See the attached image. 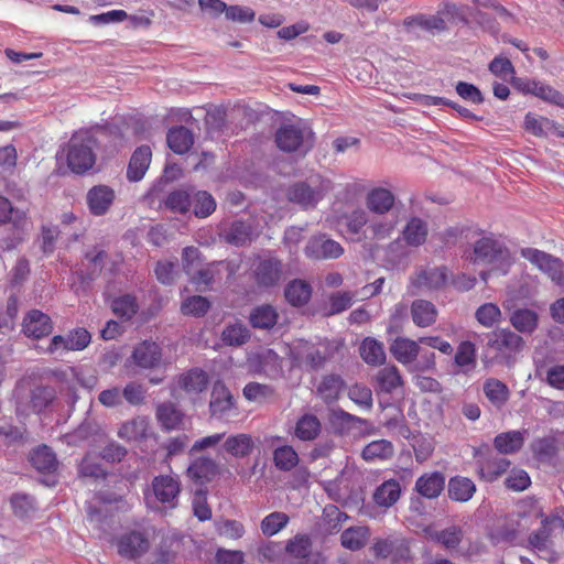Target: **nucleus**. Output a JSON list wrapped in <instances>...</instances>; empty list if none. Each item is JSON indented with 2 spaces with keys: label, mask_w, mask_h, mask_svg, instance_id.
Segmentation results:
<instances>
[{
  "label": "nucleus",
  "mask_w": 564,
  "mask_h": 564,
  "mask_svg": "<svg viewBox=\"0 0 564 564\" xmlns=\"http://www.w3.org/2000/svg\"><path fill=\"white\" fill-rule=\"evenodd\" d=\"M542 517V511L534 506H519L517 511L497 518L489 529L488 536L495 545L512 543L527 533Z\"/></svg>",
  "instance_id": "obj_1"
},
{
  "label": "nucleus",
  "mask_w": 564,
  "mask_h": 564,
  "mask_svg": "<svg viewBox=\"0 0 564 564\" xmlns=\"http://www.w3.org/2000/svg\"><path fill=\"white\" fill-rule=\"evenodd\" d=\"M96 139L88 131H79L72 135L65 148L66 162L75 174H84L96 163L94 148Z\"/></svg>",
  "instance_id": "obj_2"
},
{
  "label": "nucleus",
  "mask_w": 564,
  "mask_h": 564,
  "mask_svg": "<svg viewBox=\"0 0 564 564\" xmlns=\"http://www.w3.org/2000/svg\"><path fill=\"white\" fill-rule=\"evenodd\" d=\"M276 147L285 153L306 154L314 144V133L302 120L282 124L275 132Z\"/></svg>",
  "instance_id": "obj_3"
},
{
  "label": "nucleus",
  "mask_w": 564,
  "mask_h": 564,
  "mask_svg": "<svg viewBox=\"0 0 564 564\" xmlns=\"http://www.w3.org/2000/svg\"><path fill=\"white\" fill-rule=\"evenodd\" d=\"M333 189V182L319 174L311 176L307 181L294 183L288 189L290 202L304 209L314 208L327 193Z\"/></svg>",
  "instance_id": "obj_4"
},
{
  "label": "nucleus",
  "mask_w": 564,
  "mask_h": 564,
  "mask_svg": "<svg viewBox=\"0 0 564 564\" xmlns=\"http://www.w3.org/2000/svg\"><path fill=\"white\" fill-rule=\"evenodd\" d=\"M468 259L473 263L496 264L500 268H508L511 264L509 249L502 242L491 237H482L477 240Z\"/></svg>",
  "instance_id": "obj_5"
},
{
  "label": "nucleus",
  "mask_w": 564,
  "mask_h": 564,
  "mask_svg": "<svg viewBox=\"0 0 564 564\" xmlns=\"http://www.w3.org/2000/svg\"><path fill=\"white\" fill-rule=\"evenodd\" d=\"M521 256L536 267L556 285H564V261L551 253L535 249L523 248Z\"/></svg>",
  "instance_id": "obj_6"
},
{
  "label": "nucleus",
  "mask_w": 564,
  "mask_h": 564,
  "mask_svg": "<svg viewBox=\"0 0 564 564\" xmlns=\"http://www.w3.org/2000/svg\"><path fill=\"white\" fill-rule=\"evenodd\" d=\"M252 279L258 288L276 286L283 276V263L275 257H258L251 267Z\"/></svg>",
  "instance_id": "obj_7"
},
{
  "label": "nucleus",
  "mask_w": 564,
  "mask_h": 564,
  "mask_svg": "<svg viewBox=\"0 0 564 564\" xmlns=\"http://www.w3.org/2000/svg\"><path fill=\"white\" fill-rule=\"evenodd\" d=\"M151 491L158 502L167 509H175L182 491L181 478L176 474L155 476L151 481Z\"/></svg>",
  "instance_id": "obj_8"
},
{
  "label": "nucleus",
  "mask_w": 564,
  "mask_h": 564,
  "mask_svg": "<svg viewBox=\"0 0 564 564\" xmlns=\"http://www.w3.org/2000/svg\"><path fill=\"white\" fill-rule=\"evenodd\" d=\"M213 417L229 421L239 415L237 401L226 384L218 380L214 383L209 401Z\"/></svg>",
  "instance_id": "obj_9"
},
{
  "label": "nucleus",
  "mask_w": 564,
  "mask_h": 564,
  "mask_svg": "<svg viewBox=\"0 0 564 564\" xmlns=\"http://www.w3.org/2000/svg\"><path fill=\"white\" fill-rule=\"evenodd\" d=\"M91 341V334L84 327H76L66 335L52 337L46 352L50 355L84 350Z\"/></svg>",
  "instance_id": "obj_10"
},
{
  "label": "nucleus",
  "mask_w": 564,
  "mask_h": 564,
  "mask_svg": "<svg viewBox=\"0 0 564 564\" xmlns=\"http://www.w3.org/2000/svg\"><path fill=\"white\" fill-rule=\"evenodd\" d=\"M557 522H561L558 518L545 517L541 519V527L528 538V547L538 556L547 561H553L555 557L551 540V525Z\"/></svg>",
  "instance_id": "obj_11"
},
{
  "label": "nucleus",
  "mask_w": 564,
  "mask_h": 564,
  "mask_svg": "<svg viewBox=\"0 0 564 564\" xmlns=\"http://www.w3.org/2000/svg\"><path fill=\"white\" fill-rule=\"evenodd\" d=\"M371 550L376 557L390 560L394 563L410 558L408 542L399 536L391 535L384 539H376Z\"/></svg>",
  "instance_id": "obj_12"
},
{
  "label": "nucleus",
  "mask_w": 564,
  "mask_h": 564,
  "mask_svg": "<svg viewBox=\"0 0 564 564\" xmlns=\"http://www.w3.org/2000/svg\"><path fill=\"white\" fill-rule=\"evenodd\" d=\"M449 281L448 269L445 265L422 268L411 276V285L416 290L438 291Z\"/></svg>",
  "instance_id": "obj_13"
},
{
  "label": "nucleus",
  "mask_w": 564,
  "mask_h": 564,
  "mask_svg": "<svg viewBox=\"0 0 564 564\" xmlns=\"http://www.w3.org/2000/svg\"><path fill=\"white\" fill-rule=\"evenodd\" d=\"M117 546L120 555L137 558L149 551L150 541L145 531L132 530L118 539Z\"/></svg>",
  "instance_id": "obj_14"
},
{
  "label": "nucleus",
  "mask_w": 564,
  "mask_h": 564,
  "mask_svg": "<svg viewBox=\"0 0 564 564\" xmlns=\"http://www.w3.org/2000/svg\"><path fill=\"white\" fill-rule=\"evenodd\" d=\"M457 7L452 3H447L444 6V9L440 11L435 15H426V14H416L412 17H408L403 21V25L410 31L413 29H422L427 32H441L446 29L445 20L440 15V13L444 14H453L456 12Z\"/></svg>",
  "instance_id": "obj_15"
},
{
  "label": "nucleus",
  "mask_w": 564,
  "mask_h": 564,
  "mask_svg": "<svg viewBox=\"0 0 564 564\" xmlns=\"http://www.w3.org/2000/svg\"><path fill=\"white\" fill-rule=\"evenodd\" d=\"M116 199L113 188L108 185L99 184L93 186L86 195L87 207L91 215H106Z\"/></svg>",
  "instance_id": "obj_16"
},
{
  "label": "nucleus",
  "mask_w": 564,
  "mask_h": 564,
  "mask_svg": "<svg viewBox=\"0 0 564 564\" xmlns=\"http://www.w3.org/2000/svg\"><path fill=\"white\" fill-rule=\"evenodd\" d=\"M22 330L30 338L40 339L53 332L51 317L40 310H31L23 318Z\"/></svg>",
  "instance_id": "obj_17"
},
{
  "label": "nucleus",
  "mask_w": 564,
  "mask_h": 564,
  "mask_svg": "<svg viewBox=\"0 0 564 564\" xmlns=\"http://www.w3.org/2000/svg\"><path fill=\"white\" fill-rule=\"evenodd\" d=\"M305 253L313 259H337L344 253V248L339 242L319 235L308 241Z\"/></svg>",
  "instance_id": "obj_18"
},
{
  "label": "nucleus",
  "mask_w": 564,
  "mask_h": 564,
  "mask_svg": "<svg viewBox=\"0 0 564 564\" xmlns=\"http://www.w3.org/2000/svg\"><path fill=\"white\" fill-rule=\"evenodd\" d=\"M523 344L522 337L509 329L495 330L488 340V347L501 356H510L520 351Z\"/></svg>",
  "instance_id": "obj_19"
},
{
  "label": "nucleus",
  "mask_w": 564,
  "mask_h": 564,
  "mask_svg": "<svg viewBox=\"0 0 564 564\" xmlns=\"http://www.w3.org/2000/svg\"><path fill=\"white\" fill-rule=\"evenodd\" d=\"M285 552L294 558L304 560V564H326L321 554H312V541L307 534H296L289 540Z\"/></svg>",
  "instance_id": "obj_20"
},
{
  "label": "nucleus",
  "mask_w": 564,
  "mask_h": 564,
  "mask_svg": "<svg viewBox=\"0 0 564 564\" xmlns=\"http://www.w3.org/2000/svg\"><path fill=\"white\" fill-rule=\"evenodd\" d=\"M209 382L206 371L192 368L177 377L176 387L191 398H195L207 389Z\"/></svg>",
  "instance_id": "obj_21"
},
{
  "label": "nucleus",
  "mask_w": 564,
  "mask_h": 564,
  "mask_svg": "<svg viewBox=\"0 0 564 564\" xmlns=\"http://www.w3.org/2000/svg\"><path fill=\"white\" fill-rule=\"evenodd\" d=\"M367 209L376 215L388 214L395 204L394 194L384 187H373L366 195Z\"/></svg>",
  "instance_id": "obj_22"
},
{
  "label": "nucleus",
  "mask_w": 564,
  "mask_h": 564,
  "mask_svg": "<svg viewBox=\"0 0 564 564\" xmlns=\"http://www.w3.org/2000/svg\"><path fill=\"white\" fill-rule=\"evenodd\" d=\"M218 474V465L212 457L200 456L187 467V477L196 484H207Z\"/></svg>",
  "instance_id": "obj_23"
},
{
  "label": "nucleus",
  "mask_w": 564,
  "mask_h": 564,
  "mask_svg": "<svg viewBox=\"0 0 564 564\" xmlns=\"http://www.w3.org/2000/svg\"><path fill=\"white\" fill-rule=\"evenodd\" d=\"M445 488V476L441 471L424 473L416 481L415 491L426 499H436Z\"/></svg>",
  "instance_id": "obj_24"
},
{
  "label": "nucleus",
  "mask_w": 564,
  "mask_h": 564,
  "mask_svg": "<svg viewBox=\"0 0 564 564\" xmlns=\"http://www.w3.org/2000/svg\"><path fill=\"white\" fill-rule=\"evenodd\" d=\"M152 152L149 145H141L134 150L127 169V178L130 182L141 181L151 163Z\"/></svg>",
  "instance_id": "obj_25"
},
{
  "label": "nucleus",
  "mask_w": 564,
  "mask_h": 564,
  "mask_svg": "<svg viewBox=\"0 0 564 564\" xmlns=\"http://www.w3.org/2000/svg\"><path fill=\"white\" fill-rule=\"evenodd\" d=\"M477 465L479 478L492 482L509 469L511 463L507 458L489 456L479 459Z\"/></svg>",
  "instance_id": "obj_26"
},
{
  "label": "nucleus",
  "mask_w": 564,
  "mask_h": 564,
  "mask_svg": "<svg viewBox=\"0 0 564 564\" xmlns=\"http://www.w3.org/2000/svg\"><path fill=\"white\" fill-rule=\"evenodd\" d=\"M332 358L330 350L325 347L321 349L315 345L306 344L297 355V361L308 368L317 371L325 367L326 362Z\"/></svg>",
  "instance_id": "obj_27"
},
{
  "label": "nucleus",
  "mask_w": 564,
  "mask_h": 564,
  "mask_svg": "<svg viewBox=\"0 0 564 564\" xmlns=\"http://www.w3.org/2000/svg\"><path fill=\"white\" fill-rule=\"evenodd\" d=\"M132 358L134 364L141 368H154L161 362V348L158 344L145 340L134 348Z\"/></svg>",
  "instance_id": "obj_28"
},
{
  "label": "nucleus",
  "mask_w": 564,
  "mask_h": 564,
  "mask_svg": "<svg viewBox=\"0 0 564 564\" xmlns=\"http://www.w3.org/2000/svg\"><path fill=\"white\" fill-rule=\"evenodd\" d=\"M345 381L339 375L323 376L318 386L316 387V395L323 400L324 403L330 404L339 399L344 390Z\"/></svg>",
  "instance_id": "obj_29"
},
{
  "label": "nucleus",
  "mask_w": 564,
  "mask_h": 564,
  "mask_svg": "<svg viewBox=\"0 0 564 564\" xmlns=\"http://www.w3.org/2000/svg\"><path fill=\"white\" fill-rule=\"evenodd\" d=\"M527 434V430L499 433L494 438V447L500 454H514L523 447Z\"/></svg>",
  "instance_id": "obj_30"
},
{
  "label": "nucleus",
  "mask_w": 564,
  "mask_h": 564,
  "mask_svg": "<svg viewBox=\"0 0 564 564\" xmlns=\"http://www.w3.org/2000/svg\"><path fill=\"white\" fill-rule=\"evenodd\" d=\"M402 386L403 379L395 366L383 367L376 375L375 389L378 393L390 394Z\"/></svg>",
  "instance_id": "obj_31"
},
{
  "label": "nucleus",
  "mask_w": 564,
  "mask_h": 564,
  "mask_svg": "<svg viewBox=\"0 0 564 564\" xmlns=\"http://www.w3.org/2000/svg\"><path fill=\"white\" fill-rule=\"evenodd\" d=\"M484 394L490 404L497 410H501L510 399L508 386L499 379L488 378L482 386Z\"/></svg>",
  "instance_id": "obj_32"
},
{
  "label": "nucleus",
  "mask_w": 564,
  "mask_h": 564,
  "mask_svg": "<svg viewBox=\"0 0 564 564\" xmlns=\"http://www.w3.org/2000/svg\"><path fill=\"white\" fill-rule=\"evenodd\" d=\"M223 448L232 457L245 458L252 453L254 448V442L250 434L238 433L229 435L224 441Z\"/></svg>",
  "instance_id": "obj_33"
},
{
  "label": "nucleus",
  "mask_w": 564,
  "mask_h": 564,
  "mask_svg": "<svg viewBox=\"0 0 564 564\" xmlns=\"http://www.w3.org/2000/svg\"><path fill=\"white\" fill-rule=\"evenodd\" d=\"M392 356L401 364L413 362L420 354L419 340L406 337H397L390 346Z\"/></svg>",
  "instance_id": "obj_34"
},
{
  "label": "nucleus",
  "mask_w": 564,
  "mask_h": 564,
  "mask_svg": "<svg viewBox=\"0 0 564 564\" xmlns=\"http://www.w3.org/2000/svg\"><path fill=\"white\" fill-rule=\"evenodd\" d=\"M448 497L453 501L467 502L476 492L475 482L463 476H454L448 480Z\"/></svg>",
  "instance_id": "obj_35"
},
{
  "label": "nucleus",
  "mask_w": 564,
  "mask_h": 564,
  "mask_svg": "<svg viewBox=\"0 0 564 564\" xmlns=\"http://www.w3.org/2000/svg\"><path fill=\"white\" fill-rule=\"evenodd\" d=\"M427 223L419 217H411L402 230V238L408 246H422L427 238Z\"/></svg>",
  "instance_id": "obj_36"
},
{
  "label": "nucleus",
  "mask_w": 564,
  "mask_h": 564,
  "mask_svg": "<svg viewBox=\"0 0 564 564\" xmlns=\"http://www.w3.org/2000/svg\"><path fill=\"white\" fill-rule=\"evenodd\" d=\"M401 496L400 482L395 479L383 481L373 492V501L378 507L390 508Z\"/></svg>",
  "instance_id": "obj_37"
},
{
  "label": "nucleus",
  "mask_w": 564,
  "mask_h": 564,
  "mask_svg": "<svg viewBox=\"0 0 564 564\" xmlns=\"http://www.w3.org/2000/svg\"><path fill=\"white\" fill-rule=\"evenodd\" d=\"M437 310L435 305L426 300H415L411 305L413 323L419 327H429L436 322Z\"/></svg>",
  "instance_id": "obj_38"
},
{
  "label": "nucleus",
  "mask_w": 564,
  "mask_h": 564,
  "mask_svg": "<svg viewBox=\"0 0 564 564\" xmlns=\"http://www.w3.org/2000/svg\"><path fill=\"white\" fill-rule=\"evenodd\" d=\"M56 399L53 387L37 384L30 390L29 405L34 413H42L48 409Z\"/></svg>",
  "instance_id": "obj_39"
},
{
  "label": "nucleus",
  "mask_w": 564,
  "mask_h": 564,
  "mask_svg": "<svg viewBox=\"0 0 564 564\" xmlns=\"http://www.w3.org/2000/svg\"><path fill=\"white\" fill-rule=\"evenodd\" d=\"M322 431L319 419L311 413L300 416L295 423L294 435L301 441H314Z\"/></svg>",
  "instance_id": "obj_40"
},
{
  "label": "nucleus",
  "mask_w": 564,
  "mask_h": 564,
  "mask_svg": "<svg viewBox=\"0 0 564 564\" xmlns=\"http://www.w3.org/2000/svg\"><path fill=\"white\" fill-rule=\"evenodd\" d=\"M149 422L143 416H137L121 424L118 437L127 442H138L148 436Z\"/></svg>",
  "instance_id": "obj_41"
},
{
  "label": "nucleus",
  "mask_w": 564,
  "mask_h": 564,
  "mask_svg": "<svg viewBox=\"0 0 564 564\" xmlns=\"http://www.w3.org/2000/svg\"><path fill=\"white\" fill-rule=\"evenodd\" d=\"M284 296L289 304L300 307L310 301L312 288L306 281L295 279L286 284Z\"/></svg>",
  "instance_id": "obj_42"
},
{
  "label": "nucleus",
  "mask_w": 564,
  "mask_h": 564,
  "mask_svg": "<svg viewBox=\"0 0 564 564\" xmlns=\"http://www.w3.org/2000/svg\"><path fill=\"white\" fill-rule=\"evenodd\" d=\"M369 538L370 529L368 527H350L341 532L340 543L349 551H359L367 544Z\"/></svg>",
  "instance_id": "obj_43"
},
{
  "label": "nucleus",
  "mask_w": 564,
  "mask_h": 564,
  "mask_svg": "<svg viewBox=\"0 0 564 564\" xmlns=\"http://www.w3.org/2000/svg\"><path fill=\"white\" fill-rule=\"evenodd\" d=\"M454 362L464 373L474 370L477 366L476 345L469 340L459 343L455 352Z\"/></svg>",
  "instance_id": "obj_44"
},
{
  "label": "nucleus",
  "mask_w": 564,
  "mask_h": 564,
  "mask_svg": "<svg viewBox=\"0 0 564 564\" xmlns=\"http://www.w3.org/2000/svg\"><path fill=\"white\" fill-rule=\"evenodd\" d=\"M30 463L40 473L51 474L57 468V459L54 452L46 445L34 449L30 455Z\"/></svg>",
  "instance_id": "obj_45"
},
{
  "label": "nucleus",
  "mask_w": 564,
  "mask_h": 564,
  "mask_svg": "<svg viewBox=\"0 0 564 564\" xmlns=\"http://www.w3.org/2000/svg\"><path fill=\"white\" fill-rule=\"evenodd\" d=\"M169 148L176 154L186 153L194 143L192 132L185 127H175L167 132Z\"/></svg>",
  "instance_id": "obj_46"
},
{
  "label": "nucleus",
  "mask_w": 564,
  "mask_h": 564,
  "mask_svg": "<svg viewBox=\"0 0 564 564\" xmlns=\"http://www.w3.org/2000/svg\"><path fill=\"white\" fill-rule=\"evenodd\" d=\"M393 453V444L382 438L367 444L361 452V457L366 462L386 460L391 458Z\"/></svg>",
  "instance_id": "obj_47"
},
{
  "label": "nucleus",
  "mask_w": 564,
  "mask_h": 564,
  "mask_svg": "<svg viewBox=\"0 0 564 564\" xmlns=\"http://www.w3.org/2000/svg\"><path fill=\"white\" fill-rule=\"evenodd\" d=\"M359 352L364 361L368 365L377 366L386 360L383 345L370 337L362 340Z\"/></svg>",
  "instance_id": "obj_48"
},
{
  "label": "nucleus",
  "mask_w": 564,
  "mask_h": 564,
  "mask_svg": "<svg viewBox=\"0 0 564 564\" xmlns=\"http://www.w3.org/2000/svg\"><path fill=\"white\" fill-rule=\"evenodd\" d=\"M276 322L278 313L275 308L269 304L257 306L250 314V324L254 328L270 329Z\"/></svg>",
  "instance_id": "obj_49"
},
{
  "label": "nucleus",
  "mask_w": 564,
  "mask_h": 564,
  "mask_svg": "<svg viewBox=\"0 0 564 564\" xmlns=\"http://www.w3.org/2000/svg\"><path fill=\"white\" fill-rule=\"evenodd\" d=\"M252 227L242 221L236 220L230 224L228 229L224 234L225 240L235 246H243L251 241Z\"/></svg>",
  "instance_id": "obj_50"
},
{
  "label": "nucleus",
  "mask_w": 564,
  "mask_h": 564,
  "mask_svg": "<svg viewBox=\"0 0 564 564\" xmlns=\"http://www.w3.org/2000/svg\"><path fill=\"white\" fill-rule=\"evenodd\" d=\"M156 419L163 430H175L182 422L183 414L172 403H162L156 408Z\"/></svg>",
  "instance_id": "obj_51"
},
{
  "label": "nucleus",
  "mask_w": 564,
  "mask_h": 564,
  "mask_svg": "<svg viewBox=\"0 0 564 564\" xmlns=\"http://www.w3.org/2000/svg\"><path fill=\"white\" fill-rule=\"evenodd\" d=\"M111 310L122 321H130L138 312L137 299L130 294L121 295L112 300Z\"/></svg>",
  "instance_id": "obj_52"
},
{
  "label": "nucleus",
  "mask_w": 564,
  "mask_h": 564,
  "mask_svg": "<svg viewBox=\"0 0 564 564\" xmlns=\"http://www.w3.org/2000/svg\"><path fill=\"white\" fill-rule=\"evenodd\" d=\"M510 323L520 333H532L538 326V314L529 308H520L512 313Z\"/></svg>",
  "instance_id": "obj_53"
},
{
  "label": "nucleus",
  "mask_w": 564,
  "mask_h": 564,
  "mask_svg": "<svg viewBox=\"0 0 564 564\" xmlns=\"http://www.w3.org/2000/svg\"><path fill=\"white\" fill-rule=\"evenodd\" d=\"M177 541L172 536H162L152 555L155 564H173L176 557Z\"/></svg>",
  "instance_id": "obj_54"
},
{
  "label": "nucleus",
  "mask_w": 564,
  "mask_h": 564,
  "mask_svg": "<svg viewBox=\"0 0 564 564\" xmlns=\"http://www.w3.org/2000/svg\"><path fill=\"white\" fill-rule=\"evenodd\" d=\"M193 213L198 218H206L216 210V200L210 193L198 191L192 198Z\"/></svg>",
  "instance_id": "obj_55"
},
{
  "label": "nucleus",
  "mask_w": 564,
  "mask_h": 564,
  "mask_svg": "<svg viewBox=\"0 0 564 564\" xmlns=\"http://www.w3.org/2000/svg\"><path fill=\"white\" fill-rule=\"evenodd\" d=\"M221 264L223 262L208 263L205 267L199 268L196 273L192 272V274H189L191 282L197 288L212 285L221 278L219 270Z\"/></svg>",
  "instance_id": "obj_56"
},
{
  "label": "nucleus",
  "mask_w": 564,
  "mask_h": 564,
  "mask_svg": "<svg viewBox=\"0 0 564 564\" xmlns=\"http://www.w3.org/2000/svg\"><path fill=\"white\" fill-rule=\"evenodd\" d=\"M273 462L278 469L289 471L299 464V455L290 445H283L274 449Z\"/></svg>",
  "instance_id": "obj_57"
},
{
  "label": "nucleus",
  "mask_w": 564,
  "mask_h": 564,
  "mask_svg": "<svg viewBox=\"0 0 564 564\" xmlns=\"http://www.w3.org/2000/svg\"><path fill=\"white\" fill-rule=\"evenodd\" d=\"M290 521L286 513L281 511H274L265 516L261 521L260 528L265 536H272L284 529Z\"/></svg>",
  "instance_id": "obj_58"
},
{
  "label": "nucleus",
  "mask_w": 564,
  "mask_h": 564,
  "mask_svg": "<svg viewBox=\"0 0 564 564\" xmlns=\"http://www.w3.org/2000/svg\"><path fill=\"white\" fill-rule=\"evenodd\" d=\"M210 307L209 301L202 295L186 297L181 304V312L186 316L202 317Z\"/></svg>",
  "instance_id": "obj_59"
},
{
  "label": "nucleus",
  "mask_w": 564,
  "mask_h": 564,
  "mask_svg": "<svg viewBox=\"0 0 564 564\" xmlns=\"http://www.w3.org/2000/svg\"><path fill=\"white\" fill-rule=\"evenodd\" d=\"M243 397L250 402H264L275 395L272 387L259 382H249L242 390Z\"/></svg>",
  "instance_id": "obj_60"
},
{
  "label": "nucleus",
  "mask_w": 564,
  "mask_h": 564,
  "mask_svg": "<svg viewBox=\"0 0 564 564\" xmlns=\"http://www.w3.org/2000/svg\"><path fill=\"white\" fill-rule=\"evenodd\" d=\"M501 311L495 303H485L480 305L475 313L477 322L484 327H492L501 321Z\"/></svg>",
  "instance_id": "obj_61"
},
{
  "label": "nucleus",
  "mask_w": 564,
  "mask_h": 564,
  "mask_svg": "<svg viewBox=\"0 0 564 564\" xmlns=\"http://www.w3.org/2000/svg\"><path fill=\"white\" fill-rule=\"evenodd\" d=\"M165 206L173 213L186 214L192 207V198L186 191H173L167 195Z\"/></svg>",
  "instance_id": "obj_62"
},
{
  "label": "nucleus",
  "mask_w": 564,
  "mask_h": 564,
  "mask_svg": "<svg viewBox=\"0 0 564 564\" xmlns=\"http://www.w3.org/2000/svg\"><path fill=\"white\" fill-rule=\"evenodd\" d=\"M250 337L248 328L242 324H232L225 327L221 333V339L229 346H241Z\"/></svg>",
  "instance_id": "obj_63"
},
{
  "label": "nucleus",
  "mask_w": 564,
  "mask_h": 564,
  "mask_svg": "<svg viewBox=\"0 0 564 564\" xmlns=\"http://www.w3.org/2000/svg\"><path fill=\"white\" fill-rule=\"evenodd\" d=\"M349 399L365 410H370L373 404L372 391L365 384L356 383L348 390Z\"/></svg>",
  "instance_id": "obj_64"
}]
</instances>
